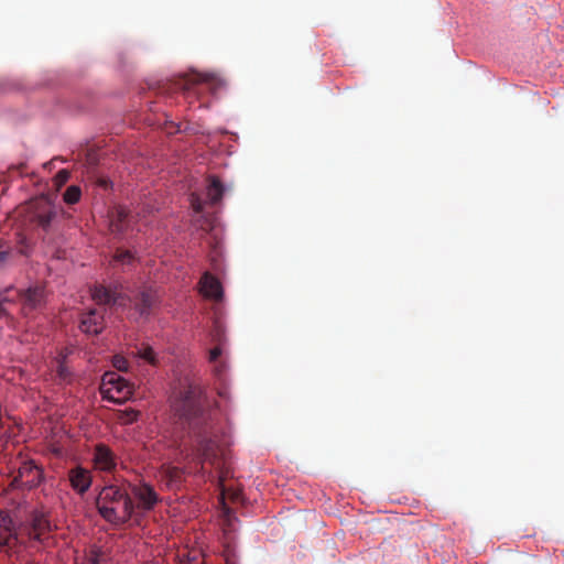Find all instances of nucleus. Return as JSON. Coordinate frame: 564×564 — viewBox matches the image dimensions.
<instances>
[{"label":"nucleus","instance_id":"obj_33","mask_svg":"<svg viewBox=\"0 0 564 564\" xmlns=\"http://www.w3.org/2000/svg\"><path fill=\"white\" fill-rule=\"evenodd\" d=\"M57 371H58V376H59L62 379H65V378H66V376H67V373H68V372H67V370H66V368H65V366H64V365H62V364L58 366V370H57Z\"/></svg>","mask_w":564,"mask_h":564},{"label":"nucleus","instance_id":"obj_28","mask_svg":"<svg viewBox=\"0 0 564 564\" xmlns=\"http://www.w3.org/2000/svg\"><path fill=\"white\" fill-rule=\"evenodd\" d=\"M68 178L69 173L66 170H62L55 175L54 182L57 186H62L68 181Z\"/></svg>","mask_w":564,"mask_h":564},{"label":"nucleus","instance_id":"obj_30","mask_svg":"<svg viewBox=\"0 0 564 564\" xmlns=\"http://www.w3.org/2000/svg\"><path fill=\"white\" fill-rule=\"evenodd\" d=\"M221 352L223 350L219 346L214 347L213 349L209 350V360L216 361L218 357L221 355Z\"/></svg>","mask_w":564,"mask_h":564},{"label":"nucleus","instance_id":"obj_11","mask_svg":"<svg viewBox=\"0 0 564 564\" xmlns=\"http://www.w3.org/2000/svg\"><path fill=\"white\" fill-rule=\"evenodd\" d=\"M21 302L22 313L28 316L32 311L39 308L44 300V289L40 286L29 288L23 293L18 294Z\"/></svg>","mask_w":564,"mask_h":564},{"label":"nucleus","instance_id":"obj_4","mask_svg":"<svg viewBox=\"0 0 564 564\" xmlns=\"http://www.w3.org/2000/svg\"><path fill=\"white\" fill-rule=\"evenodd\" d=\"M172 406L181 416L192 419L197 414V390L188 387L180 399L172 401Z\"/></svg>","mask_w":564,"mask_h":564},{"label":"nucleus","instance_id":"obj_9","mask_svg":"<svg viewBox=\"0 0 564 564\" xmlns=\"http://www.w3.org/2000/svg\"><path fill=\"white\" fill-rule=\"evenodd\" d=\"M52 529L48 513L43 509H35L31 514V530L29 535L33 540L41 541L42 536Z\"/></svg>","mask_w":564,"mask_h":564},{"label":"nucleus","instance_id":"obj_7","mask_svg":"<svg viewBox=\"0 0 564 564\" xmlns=\"http://www.w3.org/2000/svg\"><path fill=\"white\" fill-rule=\"evenodd\" d=\"M133 497L138 501V509L142 512L150 511L159 501L154 488L148 484H138L131 488Z\"/></svg>","mask_w":564,"mask_h":564},{"label":"nucleus","instance_id":"obj_26","mask_svg":"<svg viewBox=\"0 0 564 564\" xmlns=\"http://www.w3.org/2000/svg\"><path fill=\"white\" fill-rule=\"evenodd\" d=\"M112 365L119 371H127L128 370V360H127L126 357H123L121 355H115L113 356Z\"/></svg>","mask_w":564,"mask_h":564},{"label":"nucleus","instance_id":"obj_20","mask_svg":"<svg viewBox=\"0 0 564 564\" xmlns=\"http://www.w3.org/2000/svg\"><path fill=\"white\" fill-rule=\"evenodd\" d=\"M135 261V256L130 250H118L112 258L113 267L131 265Z\"/></svg>","mask_w":564,"mask_h":564},{"label":"nucleus","instance_id":"obj_5","mask_svg":"<svg viewBox=\"0 0 564 564\" xmlns=\"http://www.w3.org/2000/svg\"><path fill=\"white\" fill-rule=\"evenodd\" d=\"M225 496L226 489L221 488V505H223V516H224V534L226 536L227 545L224 551L225 561L227 564H236V556L231 549L229 547L230 536L229 534L236 530L237 518L231 513L230 509L225 505Z\"/></svg>","mask_w":564,"mask_h":564},{"label":"nucleus","instance_id":"obj_15","mask_svg":"<svg viewBox=\"0 0 564 564\" xmlns=\"http://www.w3.org/2000/svg\"><path fill=\"white\" fill-rule=\"evenodd\" d=\"M128 217L129 213L128 210L122 207L118 206L116 207L111 215H110V229L113 232H122L128 227Z\"/></svg>","mask_w":564,"mask_h":564},{"label":"nucleus","instance_id":"obj_18","mask_svg":"<svg viewBox=\"0 0 564 564\" xmlns=\"http://www.w3.org/2000/svg\"><path fill=\"white\" fill-rule=\"evenodd\" d=\"M208 181L206 195L210 204H216L221 199L225 187L216 176H210Z\"/></svg>","mask_w":564,"mask_h":564},{"label":"nucleus","instance_id":"obj_29","mask_svg":"<svg viewBox=\"0 0 564 564\" xmlns=\"http://www.w3.org/2000/svg\"><path fill=\"white\" fill-rule=\"evenodd\" d=\"M10 303V300L8 297H4L0 301V317L6 316L10 314V312L7 308V305Z\"/></svg>","mask_w":564,"mask_h":564},{"label":"nucleus","instance_id":"obj_25","mask_svg":"<svg viewBox=\"0 0 564 564\" xmlns=\"http://www.w3.org/2000/svg\"><path fill=\"white\" fill-rule=\"evenodd\" d=\"M206 78L205 77H202L200 78V82L197 83V84H194V83H188L186 84V86L184 87V94L186 95V97H196L200 94L203 87H202V84L206 83Z\"/></svg>","mask_w":564,"mask_h":564},{"label":"nucleus","instance_id":"obj_17","mask_svg":"<svg viewBox=\"0 0 564 564\" xmlns=\"http://www.w3.org/2000/svg\"><path fill=\"white\" fill-rule=\"evenodd\" d=\"M91 297L99 305H105L109 303L118 304L116 293L104 285H96L91 290Z\"/></svg>","mask_w":564,"mask_h":564},{"label":"nucleus","instance_id":"obj_3","mask_svg":"<svg viewBox=\"0 0 564 564\" xmlns=\"http://www.w3.org/2000/svg\"><path fill=\"white\" fill-rule=\"evenodd\" d=\"M42 480L43 470L33 460H25L20 465L13 485L18 488L32 489L37 487Z\"/></svg>","mask_w":564,"mask_h":564},{"label":"nucleus","instance_id":"obj_24","mask_svg":"<svg viewBox=\"0 0 564 564\" xmlns=\"http://www.w3.org/2000/svg\"><path fill=\"white\" fill-rule=\"evenodd\" d=\"M164 473L169 477V486H176L182 481L183 471L180 468L167 466Z\"/></svg>","mask_w":564,"mask_h":564},{"label":"nucleus","instance_id":"obj_1","mask_svg":"<svg viewBox=\"0 0 564 564\" xmlns=\"http://www.w3.org/2000/svg\"><path fill=\"white\" fill-rule=\"evenodd\" d=\"M96 506L99 514L109 523L122 524L131 519L134 506L127 490L115 486L104 487L97 499Z\"/></svg>","mask_w":564,"mask_h":564},{"label":"nucleus","instance_id":"obj_2","mask_svg":"<svg viewBox=\"0 0 564 564\" xmlns=\"http://www.w3.org/2000/svg\"><path fill=\"white\" fill-rule=\"evenodd\" d=\"M102 398L115 403H122L133 393V384L115 371H107L101 378Z\"/></svg>","mask_w":564,"mask_h":564},{"label":"nucleus","instance_id":"obj_8","mask_svg":"<svg viewBox=\"0 0 564 564\" xmlns=\"http://www.w3.org/2000/svg\"><path fill=\"white\" fill-rule=\"evenodd\" d=\"M93 462L97 470L106 473L115 470L118 464L116 454L105 444L95 446Z\"/></svg>","mask_w":564,"mask_h":564},{"label":"nucleus","instance_id":"obj_22","mask_svg":"<svg viewBox=\"0 0 564 564\" xmlns=\"http://www.w3.org/2000/svg\"><path fill=\"white\" fill-rule=\"evenodd\" d=\"M80 196H82L80 188L76 185H72L66 188V191L63 195V199L66 204L72 205V204L78 203L80 199Z\"/></svg>","mask_w":564,"mask_h":564},{"label":"nucleus","instance_id":"obj_27","mask_svg":"<svg viewBox=\"0 0 564 564\" xmlns=\"http://www.w3.org/2000/svg\"><path fill=\"white\" fill-rule=\"evenodd\" d=\"M205 202L196 194L191 195V206L195 213H200L204 208Z\"/></svg>","mask_w":564,"mask_h":564},{"label":"nucleus","instance_id":"obj_16","mask_svg":"<svg viewBox=\"0 0 564 564\" xmlns=\"http://www.w3.org/2000/svg\"><path fill=\"white\" fill-rule=\"evenodd\" d=\"M155 301L156 295L151 290H144L140 292L134 303L135 310L138 311L139 315H148Z\"/></svg>","mask_w":564,"mask_h":564},{"label":"nucleus","instance_id":"obj_32","mask_svg":"<svg viewBox=\"0 0 564 564\" xmlns=\"http://www.w3.org/2000/svg\"><path fill=\"white\" fill-rule=\"evenodd\" d=\"M10 256H11L10 250H8V249H6V250L0 249V267L4 265L7 263V261L10 258Z\"/></svg>","mask_w":564,"mask_h":564},{"label":"nucleus","instance_id":"obj_23","mask_svg":"<svg viewBox=\"0 0 564 564\" xmlns=\"http://www.w3.org/2000/svg\"><path fill=\"white\" fill-rule=\"evenodd\" d=\"M139 417V412L133 409H126L118 414V421L122 425L134 423Z\"/></svg>","mask_w":564,"mask_h":564},{"label":"nucleus","instance_id":"obj_6","mask_svg":"<svg viewBox=\"0 0 564 564\" xmlns=\"http://www.w3.org/2000/svg\"><path fill=\"white\" fill-rule=\"evenodd\" d=\"M29 208L32 214V219L43 228H47L51 225L52 219L55 217L54 206L45 197L34 199L30 204Z\"/></svg>","mask_w":564,"mask_h":564},{"label":"nucleus","instance_id":"obj_13","mask_svg":"<svg viewBox=\"0 0 564 564\" xmlns=\"http://www.w3.org/2000/svg\"><path fill=\"white\" fill-rule=\"evenodd\" d=\"M68 478L72 488L79 494L87 491L91 485L90 473L83 467L73 468L69 471Z\"/></svg>","mask_w":564,"mask_h":564},{"label":"nucleus","instance_id":"obj_10","mask_svg":"<svg viewBox=\"0 0 564 564\" xmlns=\"http://www.w3.org/2000/svg\"><path fill=\"white\" fill-rule=\"evenodd\" d=\"M104 310L93 308L82 316L79 328L83 333L98 335L104 329Z\"/></svg>","mask_w":564,"mask_h":564},{"label":"nucleus","instance_id":"obj_19","mask_svg":"<svg viewBox=\"0 0 564 564\" xmlns=\"http://www.w3.org/2000/svg\"><path fill=\"white\" fill-rule=\"evenodd\" d=\"M199 456L204 462H214L221 449L213 440L202 441L199 444Z\"/></svg>","mask_w":564,"mask_h":564},{"label":"nucleus","instance_id":"obj_34","mask_svg":"<svg viewBox=\"0 0 564 564\" xmlns=\"http://www.w3.org/2000/svg\"><path fill=\"white\" fill-rule=\"evenodd\" d=\"M19 252H20L21 254H28V248H26V247H21V248H20V250H19Z\"/></svg>","mask_w":564,"mask_h":564},{"label":"nucleus","instance_id":"obj_14","mask_svg":"<svg viewBox=\"0 0 564 564\" xmlns=\"http://www.w3.org/2000/svg\"><path fill=\"white\" fill-rule=\"evenodd\" d=\"M15 540L12 519L8 513L0 511V546L11 545Z\"/></svg>","mask_w":564,"mask_h":564},{"label":"nucleus","instance_id":"obj_12","mask_svg":"<svg viewBox=\"0 0 564 564\" xmlns=\"http://www.w3.org/2000/svg\"><path fill=\"white\" fill-rule=\"evenodd\" d=\"M199 292L204 297L218 301L223 297V286L219 280L205 272L199 280Z\"/></svg>","mask_w":564,"mask_h":564},{"label":"nucleus","instance_id":"obj_21","mask_svg":"<svg viewBox=\"0 0 564 564\" xmlns=\"http://www.w3.org/2000/svg\"><path fill=\"white\" fill-rule=\"evenodd\" d=\"M133 355L151 365L156 364V355H155L154 350L152 349V347H150V346L140 347L137 350V352H133Z\"/></svg>","mask_w":564,"mask_h":564},{"label":"nucleus","instance_id":"obj_31","mask_svg":"<svg viewBox=\"0 0 564 564\" xmlns=\"http://www.w3.org/2000/svg\"><path fill=\"white\" fill-rule=\"evenodd\" d=\"M89 562L91 564H101L100 562V554L98 550H91L89 555Z\"/></svg>","mask_w":564,"mask_h":564}]
</instances>
